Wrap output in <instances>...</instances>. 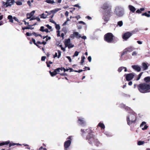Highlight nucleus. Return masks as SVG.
Here are the masks:
<instances>
[{"label":"nucleus","mask_w":150,"mask_h":150,"mask_svg":"<svg viewBox=\"0 0 150 150\" xmlns=\"http://www.w3.org/2000/svg\"><path fill=\"white\" fill-rule=\"evenodd\" d=\"M138 89L140 92L142 93H145L150 92V85L144 83L139 84Z\"/></svg>","instance_id":"nucleus-1"},{"label":"nucleus","mask_w":150,"mask_h":150,"mask_svg":"<svg viewBox=\"0 0 150 150\" xmlns=\"http://www.w3.org/2000/svg\"><path fill=\"white\" fill-rule=\"evenodd\" d=\"M63 69L62 68H58L55 70V71H56V72L57 73V72H60V70H61V71H62Z\"/></svg>","instance_id":"nucleus-40"},{"label":"nucleus","mask_w":150,"mask_h":150,"mask_svg":"<svg viewBox=\"0 0 150 150\" xmlns=\"http://www.w3.org/2000/svg\"><path fill=\"white\" fill-rule=\"evenodd\" d=\"M13 19H14L16 21H17L19 23V20L16 17H13Z\"/></svg>","instance_id":"nucleus-46"},{"label":"nucleus","mask_w":150,"mask_h":150,"mask_svg":"<svg viewBox=\"0 0 150 150\" xmlns=\"http://www.w3.org/2000/svg\"><path fill=\"white\" fill-rule=\"evenodd\" d=\"M61 9L60 8H56L55 9H54L53 10H52L50 11V12L53 13H56L57 12L59 11V10H61Z\"/></svg>","instance_id":"nucleus-25"},{"label":"nucleus","mask_w":150,"mask_h":150,"mask_svg":"<svg viewBox=\"0 0 150 150\" xmlns=\"http://www.w3.org/2000/svg\"><path fill=\"white\" fill-rule=\"evenodd\" d=\"M137 42L138 44L140 45H141L142 43V42L140 41H137Z\"/></svg>","instance_id":"nucleus-61"},{"label":"nucleus","mask_w":150,"mask_h":150,"mask_svg":"<svg viewBox=\"0 0 150 150\" xmlns=\"http://www.w3.org/2000/svg\"><path fill=\"white\" fill-rule=\"evenodd\" d=\"M58 58H59L60 57V56L61 55V52L60 51L58 50Z\"/></svg>","instance_id":"nucleus-43"},{"label":"nucleus","mask_w":150,"mask_h":150,"mask_svg":"<svg viewBox=\"0 0 150 150\" xmlns=\"http://www.w3.org/2000/svg\"><path fill=\"white\" fill-rule=\"evenodd\" d=\"M66 58H67L68 60H69V61L70 62H71V61H72V60H71V59L70 57L69 56H67L66 57Z\"/></svg>","instance_id":"nucleus-45"},{"label":"nucleus","mask_w":150,"mask_h":150,"mask_svg":"<svg viewBox=\"0 0 150 150\" xmlns=\"http://www.w3.org/2000/svg\"><path fill=\"white\" fill-rule=\"evenodd\" d=\"M128 52H131L134 50V48L132 47H130L127 48Z\"/></svg>","instance_id":"nucleus-30"},{"label":"nucleus","mask_w":150,"mask_h":150,"mask_svg":"<svg viewBox=\"0 0 150 150\" xmlns=\"http://www.w3.org/2000/svg\"><path fill=\"white\" fill-rule=\"evenodd\" d=\"M115 12L118 16L122 17L124 14V9L122 7H118L116 8Z\"/></svg>","instance_id":"nucleus-3"},{"label":"nucleus","mask_w":150,"mask_h":150,"mask_svg":"<svg viewBox=\"0 0 150 150\" xmlns=\"http://www.w3.org/2000/svg\"><path fill=\"white\" fill-rule=\"evenodd\" d=\"M79 24L82 23L84 25H85L86 24L85 23H84V22H83V21H79Z\"/></svg>","instance_id":"nucleus-50"},{"label":"nucleus","mask_w":150,"mask_h":150,"mask_svg":"<svg viewBox=\"0 0 150 150\" xmlns=\"http://www.w3.org/2000/svg\"><path fill=\"white\" fill-rule=\"evenodd\" d=\"M45 2L47 3L50 4H53L55 2L54 0H46L45 1Z\"/></svg>","instance_id":"nucleus-27"},{"label":"nucleus","mask_w":150,"mask_h":150,"mask_svg":"<svg viewBox=\"0 0 150 150\" xmlns=\"http://www.w3.org/2000/svg\"><path fill=\"white\" fill-rule=\"evenodd\" d=\"M58 56H57V52L55 53L54 55V58H55L57 57Z\"/></svg>","instance_id":"nucleus-64"},{"label":"nucleus","mask_w":150,"mask_h":150,"mask_svg":"<svg viewBox=\"0 0 150 150\" xmlns=\"http://www.w3.org/2000/svg\"><path fill=\"white\" fill-rule=\"evenodd\" d=\"M137 52L136 51L133 52L132 53V55L133 56H135L137 55Z\"/></svg>","instance_id":"nucleus-39"},{"label":"nucleus","mask_w":150,"mask_h":150,"mask_svg":"<svg viewBox=\"0 0 150 150\" xmlns=\"http://www.w3.org/2000/svg\"><path fill=\"white\" fill-rule=\"evenodd\" d=\"M15 0H8L6 1V7L10 6L13 4Z\"/></svg>","instance_id":"nucleus-11"},{"label":"nucleus","mask_w":150,"mask_h":150,"mask_svg":"<svg viewBox=\"0 0 150 150\" xmlns=\"http://www.w3.org/2000/svg\"><path fill=\"white\" fill-rule=\"evenodd\" d=\"M45 13H47L48 14H47V16H48L49 15H50L51 13H52V12H50V11H49V12H48L47 11H45Z\"/></svg>","instance_id":"nucleus-59"},{"label":"nucleus","mask_w":150,"mask_h":150,"mask_svg":"<svg viewBox=\"0 0 150 150\" xmlns=\"http://www.w3.org/2000/svg\"><path fill=\"white\" fill-rule=\"evenodd\" d=\"M1 3L3 6L6 5V2L5 3L3 1H2Z\"/></svg>","instance_id":"nucleus-53"},{"label":"nucleus","mask_w":150,"mask_h":150,"mask_svg":"<svg viewBox=\"0 0 150 150\" xmlns=\"http://www.w3.org/2000/svg\"><path fill=\"white\" fill-rule=\"evenodd\" d=\"M123 24V22L122 21H120L117 22V25L120 27H121Z\"/></svg>","instance_id":"nucleus-32"},{"label":"nucleus","mask_w":150,"mask_h":150,"mask_svg":"<svg viewBox=\"0 0 150 150\" xmlns=\"http://www.w3.org/2000/svg\"><path fill=\"white\" fill-rule=\"evenodd\" d=\"M65 14L66 17H68L69 15V13L67 11H66Z\"/></svg>","instance_id":"nucleus-62"},{"label":"nucleus","mask_w":150,"mask_h":150,"mask_svg":"<svg viewBox=\"0 0 150 150\" xmlns=\"http://www.w3.org/2000/svg\"><path fill=\"white\" fill-rule=\"evenodd\" d=\"M125 76H126V80L129 81L131 80L134 76V74L133 73H130L127 74H125Z\"/></svg>","instance_id":"nucleus-8"},{"label":"nucleus","mask_w":150,"mask_h":150,"mask_svg":"<svg viewBox=\"0 0 150 150\" xmlns=\"http://www.w3.org/2000/svg\"><path fill=\"white\" fill-rule=\"evenodd\" d=\"M74 32L75 38H81V35L78 32Z\"/></svg>","instance_id":"nucleus-15"},{"label":"nucleus","mask_w":150,"mask_h":150,"mask_svg":"<svg viewBox=\"0 0 150 150\" xmlns=\"http://www.w3.org/2000/svg\"><path fill=\"white\" fill-rule=\"evenodd\" d=\"M88 60L89 62H91V56H89L88 58Z\"/></svg>","instance_id":"nucleus-52"},{"label":"nucleus","mask_w":150,"mask_h":150,"mask_svg":"<svg viewBox=\"0 0 150 150\" xmlns=\"http://www.w3.org/2000/svg\"><path fill=\"white\" fill-rule=\"evenodd\" d=\"M23 21L24 23L25 24V25H28V26H30V25H29V23H28V22H26V21L25 20H24Z\"/></svg>","instance_id":"nucleus-42"},{"label":"nucleus","mask_w":150,"mask_h":150,"mask_svg":"<svg viewBox=\"0 0 150 150\" xmlns=\"http://www.w3.org/2000/svg\"><path fill=\"white\" fill-rule=\"evenodd\" d=\"M142 16H146V17H150V14L147 13L146 12V13H142Z\"/></svg>","instance_id":"nucleus-34"},{"label":"nucleus","mask_w":150,"mask_h":150,"mask_svg":"<svg viewBox=\"0 0 150 150\" xmlns=\"http://www.w3.org/2000/svg\"><path fill=\"white\" fill-rule=\"evenodd\" d=\"M64 44L65 47H68L69 49L72 48L74 46V45L71 44L70 39L69 38L66 39Z\"/></svg>","instance_id":"nucleus-5"},{"label":"nucleus","mask_w":150,"mask_h":150,"mask_svg":"<svg viewBox=\"0 0 150 150\" xmlns=\"http://www.w3.org/2000/svg\"><path fill=\"white\" fill-rule=\"evenodd\" d=\"M98 126L101 127L102 129H104L105 128L104 125L102 123H99L98 124Z\"/></svg>","instance_id":"nucleus-31"},{"label":"nucleus","mask_w":150,"mask_h":150,"mask_svg":"<svg viewBox=\"0 0 150 150\" xmlns=\"http://www.w3.org/2000/svg\"><path fill=\"white\" fill-rule=\"evenodd\" d=\"M8 19L9 20V22L11 23H13V18L11 15H9L8 17Z\"/></svg>","instance_id":"nucleus-19"},{"label":"nucleus","mask_w":150,"mask_h":150,"mask_svg":"<svg viewBox=\"0 0 150 150\" xmlns=\"http://www.w3.org/2000/svg\"><path fill=\"white\" fill-rule=\"evenodd\" d=\"M79 52H77V51H76L74 54V55H73V57H74L75 56H77L79 54Z\"/></svg>","instance_id":"nucleus-38"},{"label":"nucleus","mask_w":150,"mask_h":150,"mask_svg":"<svg viewBox=\"0 0 150 150\" xmlns=\"http://www.w3.org/2000/svg\"><path fill=\"white\" fill-rule=\"evenodd\" d=\"M46 59V57L45 56H42L41 58V60L42 61H45Z\"/></svg>","instance_id":"nucleus-51"},{"label":"nucleus","mask_w":150,"mask_h":150,"mask_svg":"<svg viewBox=\"0 0 150 150\" xmlns=\"http://www.w3.org/2000/svg\"><path fill=\"white\" fill-rule=\"evenodd\" d=\"M146 124V122H142L140 125V127L142 128V129L143 130L146 129L148 127L145 125Z\"/></svg>","instance_id":"nucleus-12"},{"label":"nucleus","mask_w":150,"mask_h":150,"mask_svg":"<svg viewBox=\"0 0 150 150\" xmlns=\"http://www.w3.org/2000/svg\"><path fill=\"white\" fill-rule=\"evenodd\" d=\"M132 67L134 69L138 72L140 71L141 69L140 67L138 65H133Z\"/></svg>","instance_id":"nucleus-13"},{"label":"nucleus","mask_w":150,"mask_h":150,"mask_svg":"<svg viewBox=\"0 0 150 150\" xmlns=\"http://www.w3.org/2000/svg\"><path fill=\"white\" fill-rule=\"evenodd\" d=\"M16 3L18 5L21 6L22 5V2L21 1H16Z\"/></svg>","instance_id":"nucleus-33"},{"label":"nucleus","mask_w":150,"mask_h":150,"mask_svg":"<svg viewBox=\"0 0 150 150\" xmlns=\"http://www.w3.org/2000/svg\"><path fill=\"white\" fill-rule=\"evenodd\" d=\"M50 39H51V37H48L47 36V38H46V41H47L48 40H50Z\"/></svg>","instance_id":"nucleus-58"},{"label":"nucleus","mask_w":150,"mask_h":150,"mask_svg":"<svg viewBox=\"0 0 150 150\" xmlns=\"http://www.w3.org/2000/svg\"><path fill=\"white\" fill-rule=\"evenodd\" d=\"M75 37V35H74V32L73 34L70 35V38L72 39H74Z\"/></svg>","instance_id":"nucleus-41"},{"label":"nucleus","mask_w":150,"mask_h":150,"mask_svg":"<svg viewBox=\"0 0 150 150\" xmlns=\"http://www.w3.org/2000/svg\"><path fill=\"white\" fill-rule=\"evenodd\" d=\"M129 7L130 11L133 12H134L136 10L135 8L132 5H129Z\"/></svg>","instance_id":"nucleus-16"},{"label":"nucleus","mask_w":150,"mask_h":150,"mask_svg":"<svg viewBox=\"0 0 150 150\" xmlns=\"http://www.w3.org/2000/svg\"><path fill=\"white\" fill-rule=\"evenodd\" d=\"M50 22L55 24H56V23L52 19H50Z\"/></svg>","instance_id":"nucleus-44"},{"label":"nucleus","mask_w":150,"mask_h":150,"mask_svg":"<svg viewBox=\"0 0 150 150\" xmlns=\"http://www.w3.org/2000/svg\"><path fill=\"white\" fill-rule=\"evenodd\" d=\"M110 12H108L107 13H104L103 19L105 21H108L109 20L110 16Z\"/></svg>","instance_id":"nucleus-9"},{"label":"nucleus","mask_w":150,"mask_h":150,"mask_svg":"<svg viewBox=\"0 0 150 150\" xmlns=\"http://www.w3.org/2000/svg\"><path fill=\"white\" fill-rule=\"evenodd\" d=\"M10 143L9 141H6L4 142H2L0 143V146H2L4 145H7Z\"/></svg>","instance_id":"nucleus-21"},{"label":"nucleus","mask_w":150,"mask_h":150,"mask_svg":"<svg viewBox=\"0 0 150 150\" xmlns=\"http://www.w3.org/2000/svg\"><path fill=\"white\" fill-rule=\"evenodd\" d=\"M76 18L77 20H78L79 19L81 18V17L79 15H78L75 17Z\"/></svg>","instance_id":"nucleus-57"},{"label":"nucleus","mask_w":150,"mask_h":150,"mask_svg":"<svg viewBox=\"0 0 150 150\" xmlns=\"http://www.w3.org/2000/svg\"><path fill=\"white\" fill-rule=\"evenodd\" d=\"M128 52V50H127V48H126L124 50L123 52L121 54V57H122L123 55H124V54H127Z\"/></svg>","instance_id":"nucleus-29"},{"label":"nucleus","mask_w":150,"mask_h":150,"mask_svg":"<svg viewBox=\"0 0 150 150\" xmlns=\"http://www.w3.org/2000/svg\"><path fill=\"white\" fill-rule=\"evenodd\" d=\"M9 147H11V146H14V145H21V144H16V143H9Z\"/></svg>","instance_id":"nucleus-35"},{"label":"nucleus","mask_w":150,"mask_h":150,"mask_svg":"<svg viewBox=\"0 0 150 150\" xmlns=\"http://www.w3.org/2000/svg\"><path fill=\"white\" fill-rule=\"evenodd\" d=\"M143 68V70H145L147 69L148 68L147 64L145 63H142Z\"/></svg>","instance_id":"nucleus-17"},{"label":"nucleus","mask_w":150,"mask_h":150,"mask_svg":"<svg viewBox=\"0 0 150 150\" xmlns=\"http://www.w3.org/2000/svg\"><path fill=\"white\" fill-rule=\"evenodd\" d=\"M57 35L58 37H59L60 36V31L59 30H58L57 31Z\"/></svg>","instance_id":"nucleus-49"},{"label":"nucleus","mask_w":150,"mask_h":150,"mask_svg":"<svg viewBox=\"0 0 150 150\" xmlns=\"http://www.w3.org/2000/svg\"><path fill=\"white\" fill-rule=\"evenodd\" d=\"M35 19L38 21L40 22V18L38 17L35 18Z\"/></svg>","instance_id":"nucleus-60"},{"label":"nucleus","mask_w":150,"mask_h":150,"mask_svg":"<svg viewBox=\"0 0 150 150\" xmlns=\"http://www.w3.org/2000/svg\"><path fill=\"white\" fill-rule=\"evenodd\" d=\"M46 26L48 28V29L50 30L52 29V27L49 25H46Z\"/></svg>","instance_id":"nucleus-47"},{"label":"nucleus","mask_w":150,"mask_h":150,"mask_svg":"<svg viewBox=\"0 0 150 150\" xmlns=\"http://www.w3.org/2000/svg\"><path fill=\"white\" fill-rule=\"evenodd\" d=\"M72 136H69L68 138V140L66 141L64 143V147L66 149L67 148L69 147L70 145L71 144V138Z\"/></svg>","instance_id":"nucleus-7"},{"label":"nucleus","mask_w":150,"mask_h":150,"mask_svg":"<svg viewBox=\"0 0 150 150\" xmlns=\"http://www.w3.org/2000/svg\"><path fill=\"white\" fill-rule=\"evenodd\" d=\"M39 16H40L41 18H43V19L46 18L48 16L46 14H45L44 13H43L41 15H40Z\"/></svg>","instance_id":"nucleus-23"},{"label":"nucleus","mask_w":150,"mask_h":150,"mask_svg":"<svg viewBox=\"0 0 150 150\" xmlns=\"http://www.w3.org/2000/svg\"><path fill=\"white\" fill-rule=\"evenodd\" d=\"M78 122L81 124H83L84 123V121L83 119L82 118H80L78 120Z\"/></svg>","instance_id":"nucleus-22"},{"label":"nucleus","mask_w":150,"mask_h":150,"mask_svg":"<svg viewBox=\"0 0 150 150\" xmlns=\"http://www.w3.org/2000/svg\"><path fill=\"white\" fill-rule=\"evenodd\" d=\"M125 69V70H124V71L125 72H126L127 71V68H126V67H120L118 70V72H121L122 70Z\"/></svg>","instance_id":"nucleus-18"},{"label":"nucleus","mask_w":150,"mask_h":150,"mask_svg":"<svg viewBox=\"0 0 150 150\" xmlns=\"http://www.w3.org/2000/svg\"><path fill=\"white\" fill-rule=\"evenodd\" d=\"M144 141H139L138 142L137 144L138 145H141L143 144L144 143H146Z\"/></svg>","instance_id":"nucleus-28"},{"label":"nucleus","mask_w":150,"mask_h":150,"mask_svg":"<svg viewBox=\"0 0 150 150\" xmlns=\"http://www.w3.org/2000/svg\"><path fill=\"white\" fill-rule=\"evenodd\" d=\"M74 7H77L79 8H81V7L80 6L79 4H76L74 6Z\"/></svg>","instance_id":"nucleus-54"},{"label":"nucleus","mask_w":150,"mask_h":150,"mask_svg":"<svg viewBox=\"0 0 150 150\" xmlns=\"http://www.w3.org/2000/svg\"><path fill=\"white\" fill-rule=\"evenodd\" d=\"M144 81L146 82H150V76L145 77L144 79Z\"/></svg>","instance_id":"nucleus-24"},{"label":"nucleus","mask_w":150,"mask_h":150,"mask_svg":"<svg viewBox=\"0 0 150 150\" xmlns=\"http://www.w3.org/2000/svg\"><path fill=\"white\" fill-rule=\"evenodd\" d=\"M136 114L132 112L127 117V121L128 125L134 122L136 120Z\"/></svg>","instance_id":"nucleus-2"},{"label":"nucleus","mask_w":150,"mask_h":150,"mask_svg":"<svg viewBox=\"0 0 150 150\" xmlns=\"http://www.w3.org/2000/svg\"><path fill=\"white\" fill-rule=\"evenodd\" d=\"M40 30L42 32H45L46 33L49 32V31L47 28H45V27L43 26L41 27Z\"/></svg>","instance_id":"nucleus-14"},{"label":"nucleus","mask_w":150,"mask_h":150,"mask_svg":"<svg viewBox=\"0 0 150 150\" xmlns=\"http://www.w3.org/2000/svg\"><path fill=\"white\" fill-rule=\"evenodd\" d=\"M81 64H82L84 62V60L85 59V57L84 56H82L81 57Z\"/></svg>","instance_id":"nucleus-36"},{"label":"nucleus","mask_w":150,"mask_h":150,"mask_svg":"<svg viewBox=\"0 0 150 150\" xmlns=\"http://www.w3.org/2000/svg\"><path fill=\"white\" fill-rule=\"evenodd\" d=\"M102 8L104 10L107 11L108 12H110L111 10V6L107 3L104 4L102 6Z\"/></svg>","instance_id":"nucleus-6"},{"label":"nucleus","mask_w":150,"mask_h":150,"mask_svg":"<svg viewBox=\"0 0 150 150\" xmlns=\"http://www.w3.org/2000/svg\"><path fill=\"white\" fill-rule=\"evenodd\" d=\"M56 25L55 28L56 29L58 30H59L60 29V26L59 25L57 24L56 23V24H55Z\"/></svg>","instance_id":"nucleus-37"},{"label":"nucleus","mask_w":150,"mask_h":150,"mask_svg":"<svg viewBox=\"0 0 150 150\" xmlns=\"http://www.w3.org/2000/svg\"><path fill=\"white\" fill-rule=\"evenodd\" d=\"M81 38L84 40H85L86 39V36H83L82 37H81Z\"/></svg>","instance_id":"nucleus-63"},{"label":"nucleus","mask_w":150,"mask_h":150,"mask_svg":"<svg viewBox=\"0 0 150 150\" xmlns=\"http://www.w3.org/2000/svg\"><path fill=\"white\" fill-rule=\"evenodd\" d=\"M50 74L52 76H54L57 73L56 72V71H55V70L53 72H51L50 71Z\"/></svg>","instance_id":"nucleus-26"},{"label":"nucleus","mask_w":150,"mask_h":150,"mask_svg":"<svg viewBox=\"0 0 150 150\" xmlns=\"http://www.w3.org/2000/svg\"><path fill=\"white\" fill-rule=\"evenodd\" d=\"M33 34L34 35L35 37H37L38 36H39V34H37L36 33H33Z\"/></svg>","instance_id":"nucleus-55"},{"label":"nucleus","mask_w":150,"mask_h":150,"mask_svg":"<svg viewBox=\"0 0 150 150\" xmlns=\"http://www.w3.org/2000/svg\"><path fill=\"white\" fill-rule=\"evenodd\" d=\"M32 40L33 41V42L34 43L35 45H36L37 46H38V45L35 42V40L33 39V38H32Z\"/></svg>","instance_id":"nucleus-48"},{"label":"nucleus","mask_w":150,"mask_h":150,"mask_svg":"<svg viewBox=\"0 0 150 150\" xmlns=\"http://www.w3.org/2000/svg\"><path fill=\"white\" fill-rule=\"evenodd\" d=\"M35 12V11H33L30 13H27V16H30L32 17L33 16Z\"/></svg>","instance_id":"nucleus-20"},{"label":"nucleus","mask_w":150,"mask_h":150,"mask_svg":"<svg viewBox=\"0 0 150 150\" xmlns=\"http://www.w3.org/2000/svg\"><path fill=\"white\" fill-rule=\"evenodd\" d=\"M132 35V33L129 32L125 33L123 35V38L124 40H126L129 38Z\"/></svg>","instance_id":"nucleus-10"},{"label":"nucleus","mask_w":150,"mask_h":150,"mask_svg":"<svg viewBox=\"0 0 150 150\" xmlns=\"http://www.w3.org/2000/svg\"><path fill=\"white\" fill-rule=\"evenodd\" d=\"M113 36L111 33H108L105 35V39L108 42H110L113 40Z\"/></svg>","instance_id":"nucleus-4"},{"label":"nucleus","mask_w":150,"mask_h":150,"mask_svg":"<svg viewBox=\"0 0 150 150\" xmlns=\"http://www.w3.org/2000/svg\"><path fill=\"white\" fill-rule=\"evenodd\" d=\"M31 34V33H29L28 32H27L26 33V35L27 36H31V35L32 34Z\"/></svg>","instance_id":"nucleus-56"}]
</instances>
